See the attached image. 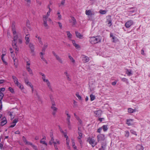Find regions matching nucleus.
<instances>
[{"label": "nucleus", "instance_id": "obj_15", "mask_svg": "<svg viewBox=\"0 0 150 150\" xmlns=\"http://www.w3.org/2000/svg\"><path fill=\"white\" fill-rule=\"evenodd\" d=\"M134 24L133 21L130 20L127 21L125 24V26L126 28H128L130 27Z\"/></svg>", "mask_w": 150, "mask_h": 150}, {"label": "nucleus", "instance_id": "obj_27", "mask_svg": "<svg viewBox=\"0 0 150 150\" xmlns=\"http://www.w3.org/2000/svg\"><path fill=\"white\" fill-rule=\"evenodd\" d=\"M7 122L6 118L4 117L2 119V121L1 123V126H3L5 125L7 123Z\"/></svg>", "mask_w": 150, "mask_h": 150}, {"label": "nucleus", "instance_id": "obj_17", "mask_svg": "<svg viewBox=\"0 0 150 150\" xmlns=\"http://www.w3.org/2000/svg\"><path fill=\"white\" fill-rule=\"evenodd\" d=\"M93 112L95 114V116L98 117L101 116L102 113V111L100 110L94 111Z\"/></svg>", "mask_w": 150, "mask_h": 150}, {"label": "nucleus", "instance_id": "obj_34", "mask_svg": "<svg viewBox=\"0 0 150 150\" xmlns=\"http://www.w3.org/2000/svg\"><path fill=\"white\" fill-rule=\"evenodd\" d=\"M137 150H143V147L140 145H138L137 146Z\"/></svg>", "mask_w": 150, "mask_h": 150}, {"label": "nucleus", "instance_id": "obj_19", "mask_svg": "<svg viewBox=\"0 0 150 150\" xmlns=\"http://www.w3.org/2000/svg\"><path fill=\"white\" fill-rule=\"evenodd\" d=\"M30 36V35L29 34L26 35L25 36V44L26 45L29 43L30 41L29 38Z\"/></svg>", "mask_w": 150, "mask_h": 150}, {"label": "nucleus", "instance_id": "obj_3", "mask_svg": "<svg viewBox=\"0 0 150 150\" xmlns=\"http://www.w3.org/2000/svg\"><path fill=\"white\" fill-rule=\"evenodd\" d=\"M52 11V9L51 8H49V10L48 11L46 15L43 16V24L44 26L46 29H48L49 28V26L47 23V19L50 16V13Z\"/></svg>", "mask_w": 150, "mask_h": 150}, {"label": "nucleus", "instance_id": "obj_42", "mask_svg": "<svg viewBox=\"0 0 150 150\" xmlns=\"http://www.w3.org/2000/svg\"><path fill=\"white\" fill-rule=\"evenodd\" d=\"M26 68H28L30 67V62L29 61H26Z\"/></svg>", "mask_w": 150, "mask_h": 150}, {"label": "nucleus", "instance_id": "obj_56", "mask_svg": "<svg viewBox=\"0 0 150 150\" xmlns=\"http://www.w3.org/2000/svg\"><path fill=\"white\" fill-rule=\"evenodd\" d=\"M71 142H72V146H74L75 145V143L74 142V140L73 139H71Z\"/></svg>", "mask_w": 150, "mask_h": 150}, {"label": "nucleus", "instance_id": "obj_62", "mask_svg": "<svg viewBox=\"0 0 150 150\" xmlns=\"http://www.w3.org/2000/svg\"><path fill=\"white\" fill-rule=\"evenodd\" d=\"M70 75L69 76H66L67 79L69 81H71V79L70 78Z\"/></svg>", "mask_w": 150, "mask_h": 150}, {"label": "nucleus", "instance_id": "obj_55", "mask_svg": "<svg viewBox=\"0 0 150 150\" xmlns=\"http://www.w3.org/2000/svg\"><path fill=\"white\" fill-rule=\"evenodd\" d=\"M76 49H78L80 48V46L79 45L76 43L74 45Z\"/></svg>", "mask_w": 150, "mask_h": 150}, {"label": "nucleus", "instance_id": "obj_5", "mask_svg": "<svg viewBox=\"0 0 150 150\" xmlns=\"http://www.w3.org/2000/svg\"><path fill=\"white\" fill-rule=\"evenodd\" d=\"M102 38L100 36L92 37L90 38L89 41L91 43L94 44L101 42Z\"/></svg>", "mask_w": 150, "mask_h": 150}, {"label": "nucleus", "instance_id": "obj_51", "mask_svg": "<svg viewBox=\"0 0 150 150\" xmlns=\"http://www.w3.org/2000/svg\"><path fill=\"white\" fill-rule=\"evenodd\" d=\"M27 2V4L28 5H29L31 2L30 0H25Z\"/></svg>", "mask_w": 150, "mask_h": 150}, {"label": "nucleus", "instance_id": "obj_8", "mask_svg": "<svg viewBox=\"0 0 150 150\" xmlns=\"http://www.w3.org/2000/svg\"><path fill=\"white\" fill-rule=\"evenodd\" d=\"M81 129L82 128L81 127L78 128V133L79 135V136L78 137V138L81 146L82 144V142L81 140V138L82 136V134L81 132Z\"/></svg>", "mask_w": 150, "mask_h": 150}, {"label": "nucleus", "instance_id": "obj_25", "mask_svg": "<svg viewBox=\"0 0 150 150\" xmlns=\"http://www.w3.org/2000/svg\"><path fill=\"white\" fill-rule=\"evenodd\" d=\"M75 34L77 38H78L80 39L83 38V35L81 34L80 33L77 31H76Z\"/></svg>", "mask_w": 150, "mask_h": 150}, {"label": "nucleus", "instance_id": "obj_36", "mask_svg": "<svg viewBox=\"0 0 150 150\" xmlns=\"http://www.w3.org/2000/svg\"><path fill=\"white\" fill-rule=\"evenodd\" d=\"M136 111V110L133 109L131 108H129L128 109V112L130 113H132Z\"/></svg>", "mask_w": 150, "mask_h": 150}, {"label": "nucleus", "instance_id": "obj_31", "mask_svg": "<svg viewBox=\"0 0 150 150\" xmlns=\"http://www.w3.org/2000/svg\"><path fill=\"white\" fill-rule=\"evenodd\" d=\"M126 73L127 74V75L129 76H130L132 74V71L128 69H126Z\"/></svg>", "mask_w": 150, "mask_h": 150}, {"label": "nucleus", "instance_id": "obj_10", "mask_svg": "<svg viewBox=\"0 0 150 150\" xmlns=\"http://www.w3.org/2000/svg\"><path fill=\"white\" fill-rule=\"evenodd\" d=\"M52 54L55 57L56 59L61 64H63V61L62 59L58 55H57L54 52H52Z\"/></svg>", "mask_w": 150, "mask_h": 150}, {"label": "nucleus", "instance_id": "obj_33", "mask_svg": "<svg viewBox=\"0 0 150 150\" xmlns=\"http://www.w3.org/2000/svg\"><path fill=\"white\" fill-rule=\"evenodd\" d=\"M48 46V44L47 43H46L43 46V47L42 49V52H45V49L47 48Z\"/></svg>", "mask_w": 150, "mask_h": 150}, {"label": "nucleus", "instance_id": "obj_39", "mask_svg": "<svg viewBox=\"0 0 150 150\" xmlns=\"http://www.w3.org/2000/svg\"><path fill=\"white\" fill-rule=\"evenodd\" d=\"M26 69L30 74H31L32 75H33V73L32 70L30 68V67L28 68H26Z\"/></svg>", "mask_w": 150, "mask_h": 150}, {"label": "nucleus", "instance_id": "obj_53", "mask_svg": "<svg viewBox=\"0 0 150 150\" xmlns=\"http://www.w3.org/2000/svg\"><path fill=\"white\" fill-rule=\"evenodd\" d=\"M37 3L40 5L41 4V2L40 1V0H36Z\"/></svg>", "mask_w": 150, "mask_h": 150}, {"label": "nucleus", "instance_id": "obj_41", "mask_svg": "<svg viewBox=\"0 0 150 150\" xmlns=\"http://www.w3.org/2000/svg\"><path fill=\"white\" fill-rule=\"evenodd\" d=\"M50 99L51 104L53 103H55V102L54 101L53 96L52 95H50Z\"/></svg>", "mask_w": 150, "mask_h": 150}, {"label": "nucleus", "instance_id": "obj_22", "mask_svg": "<svg viewBox=\"0 0 150 150\" xmlns=\"http://www.w3.org/2000/svg\"><path fill=\"white\" fill-rule=\"evenodd\" d=\"M29 47L30 49L31 52L32 53H33L35 49L34 45L33 44L31 43H29Z\"/></svg>", "mask_w": 150, "mask_h": 150}, {"label": "nucleus", "instance_id": "obj_47", "mask_svg": "<svg viewBox=\"0 0 150 150\" xmlns=\"http://www.w3.org/2000/svg\"><path fill=\"white\" fill-rule=\"evenodd\" d=\"M130 132L131 133L133 134H134L136 136H137V134H136V132L135 131H134L133 130V129H132L130 130Z\"/></svg>", "mask_w": 150, "mask_h": 150}, {"label": "nucleus", "instance_id": "obj_48", "mask_svg": "<svg viewBox=\"0 0 150 150\" xmlns=\"http://www.w3.org/2000/svg\"><path fill=\"white\" fill-rule=\"evenodd\" d=\"M9 90L12 93H14V90L13 89V88L11 87H10L8 88Z\"/></svg>", "mask_w": 150, "mask_h": 150}, {"label": "nucleus", "instance_id": "obj_29", "mask_svg": "<svg viewBox=\"0 0 150 150\" xmlns=\"http://www.w3.org/2000/svg\"><path fill=\"white\" fill-rule=\"evenodd\" d=\"M110 37L112 38V39L113 40V42H116L118 41V40L115 36H113L112 34L111 33L110 35Z\"/></svg>", "mask_w": 150, "mask_h": 150}, {"label": "nucleus", "instance_id": "obj_35", "mask_svg": "<svg viewBox=\"0 0 150 150\" xmlns=\"http://www.w3.org/2000/svg\"><path fill=\"white\" fill-rule=\"evenodd\" d=\"M85 13L86 15L88 16L91 15L92 13L91 10H86Z\"/></svg>", "mask_w": 150, "mask_h": 150}, {"label": "nucleus", "instance_id": "obj_46", "mask_svg": "<svg viewBox=\"0 0 150 150\" xmlns=\"http://www.w3.org/2000/svg\"><path fill=\"white\" fill-rule=\"evenodd\" d=\"M90 97L91 101H93L95 99V97L94 95L91 94L90 95Z\"/></svg>", "mask_w": 150, "mask_h": 150}, {"label": "nucleus", "instance_id": "obj_58", "mask_svg": "<svg viewBox=\"0 0 150 150\" xmlns=\"http://www.w3.org/2000/svg\"><path fill=\"white\" fill-rule=\"evenodd\" d=\"M58 24H59V27L60 28V29H62V25L61 23L59 22H58Z\"/></svg>", "mask_w": 150, "mask_h": 150}, {"label": "nucleus", "instance_id": "obj_9", "mask_svg": "<svg viewBox=\"0 0 150 150\" xmlns=\"http://www.w3.org/2000/svg\"><path fill=\"white\" fill-rule=\"evenodd\" d=\"M52 104V105L51 107V108L53 110L52 111V115H55L56 113L57 112V111L58 110V108L56 107V105L55 103H53Z\"/></svg>", "mask_w": 150, "mask_h": 150}, {"label": "nucleus", "instance_id": "obj_6", "mask_svg": "<svg viewBox=\"0 0 150 150\" xmlns=\"http://www.w3.org/2000/svg\"><path fill=\"white\" fill-rule=\"evenodd\" d=\"M22 139H23V142H24V143H25V144L30 145L34 149H35V150L37 149L36 147L31 142H30L28 141L27 140L26 138L25 137H24V136L23 137Z\"/></svg>", "mask_w": 150, "mask_h": 150}, {"label": "nucleus", "instance_id": "obj_26", "mask_svg": "<svg viewBox=\"0 0 150 150\" xmlns=\"http://www.w3.org/2000/svg\"><path fill=\"white\" fill-rule=\"evenodd\" d=\"M82 60L85 62H87L89 61V58L86 56L83 55L82 56Z\"/></svg>", "mask_w": 150, "mask_h": 150}, {"label": "nucleus", "instance_id": "obj_7", "mask_svg": "<svg viewBox=\"0 0 150 150\" xmlns=\"http://www.w3.org/2000/svg\"><path fill=\"white\" fill-rule=\"evenodd\" d=\"M98 141L101 143L102 142H105V135L103 134H100L98 135L97 136Z\"/></svg>", "mask_w": 150, "mask_h": 150}, {"label": "nucleus", "instance_id": "obj_2", "mask_svg": "<svg viewBox=\"0 0 150 150\" xmlns=\"http://www.w3.org/2000/svg\"><path fill=\"white\" fill-rule=\"evenodd\" d=\"M40 74L41 75L42 77V79L43 82H45L46 83L48 88L51 91H52V89L51 85V83L48 79H46L45 75L42 72H40Z\"/></svg>", "mask_w": 150, "mask_h": 150}, {"label": "nucleus", "instance_id": "obj_1", "mask_svg": "<svg viewBox=\"0 0 150 150\" xmlns=\"http://www.w3.org/2000/svg\"><path fill=\"white\" fill-rule=\"evenodd\" d=\"M13 40L12 42V45L13 48L15 49L16 51H18L19 49L16 45V40L18 38V37L17 34L14 28L13 30Z\"/></svg>", "mask_w": 150, "mask_h": 150}, {"label": "nucleus", "instance_id": "obj_44", "mask_svg": "<svg viewBox=\"0 0 150 150\" xmlns=\"http://www.w3.org/2000/svg\"><path fill=\"white\" fill-rule=\"evenodd\" d=\"M125 137H128L129 135V132L128 131H126L125 132Z\"/></svg>", "mask_w": 150, "mask_h": 150}, {"label": "nucleus", "instance_id": "obj_57", "mask_svg": "<svg viewBox=\"0 0 150 150\" xmlns=\"http://www.w3.org/2000/svg\"><path fill=\"white\" fill-rule=\"evenodd\" d=\"M122 81L124 82H127V79L125 78H123L122 79Z\"/></svg>", "mask_w": 150, "mask_h": 150}, {"label": "nucleus", "instance_id": "obj_63", "mask_svg": "<svg viewBox=\"0 0 150 150\" xmlns=\"http://www.w3.org/2000/svg\"><path fill=\"white\" fill-rule=\"evenodd\" d=\"M35 95L37 98H38L39 99H40V96L37 92H36L35 93Z\"/></svg>", "mask_w": 150, "mask_h": 150}, {"label": "nucleus", "instance_id": "obj_18", "mask_svg": "<svg viewBox=\"0 0 150 150\" xmlns=\"http://www.w3.org/2000/svg\"><path fill=\"white\" fill-rule=\"evenodd\" d=\"M101 143V148L100 149V150H105L106 147V142H102Z\"/></svg>", "mask_w": 150, "mask_h": 150}, {"label": "nucleus", "instance_id": "obj_23", "mask_svg": "<svg viewBox=\"0 0 150 150\" xmlns=\"http://www.w3.org/2000/svg\"><path fill=\"white\" fill-rule=\"evenodd\" d=\"M45 54V52H40V56L41 59L44 61L47 64V61L43 57V55Z\"/></svg>", "mask_w": 150, "mask_h": 150}, {"label": "nucleus", "instance_id": "obj_45", "mask_svg": "<svg viewBox=\"0 0 150 150\" xmlns=\"http://www.w3.org/2000/svg\"><path fill=\"white\" fill-rule=\"evenodd\" d=\"M100 13L102 14H104L106 13V11L105 10H101L100 11Z\"/></svg>", "mask_w": 150, "mask_h": 150}, {"label": "nucleus", "instance_id": "obj_49", "mask_svg": "<svg viewBox=\"0 0 150 150\" xmlns=\"http://www.w3.org/2000/svg\"><path fill=\"white\" fill-rule=\"evenodd\" d=\"M4 96V94L3 93L0 92V99L2 100L3 99Z\"/></svg>", "mask_w": 150, "mask_h": 150}, {"label": "nucleus", "instance_id": "obj_24", "mask_svg": "<svg viewBox=\"0 0 150 150\" xmlns=\"http://www.w3.org/2000/svg\"><path fill=\"white\" fill-rule=\"evenodd\" d=\"M133 120V119L127 120L126 124L128 126H131L134 124Z\"/></svg>", "mask_w": 150, "mask_h": 150}, {"label": "nucleus", "instance_id": "obj_21", "mask_svg": "<svg viewBox=\"0 0 150 150\" xmlns=\"http://www.w3.org/2000/svg\"><path fill=\"white\" fill-rule=\"evenodd\" d=\"M18 122V119H14L13 122L12 123V124L10 125L9 127H13L16 125V123H17Z\"/></svg>", "mask_w": 150, "mask_h": 150}, {"label": "nucleus", "instance_id": "obj_64", "mask_svg": "<svg viewBox=\"0 0 150 150\" xmlns=\"http://www.w3.org/2000/svg\"><path fill=\"white\" fill-rule=\"evenodd\" d=\"M26 84L28 86H29L30 87H32V86H33L31 83L30 82H29L28 83H27Z\"/></svg>", "mask_w": 150, "mask_h": 150}, {"label": "nucleus", "instance_id": "obj_43", "mask_svg": "<svg viewBox=\"0 0 150 150\" xmlns=\"http://www.w3.org/2000/svg\"><path fill=\"white\" fill-rule=\"evenodd\" d=\"M57 18L58 19L60 20L62 19V16L60 14V13L59 12H58L57 13Z\"/></svg>", "mask_w": 150, "mask_h": 150}, {"label": "nucleus", "instance_id": "obj_60", "mask_svg": "<svg viewBox=\"0 0 150 150\" xmlns=\"http://www.w3.org/2000/svg\"><path fill=\"white\" fill-rule=\"evenodd\" d=\"M70 59L73 63H74L75 62V60L74 59L73 57L71 58Z\"/></svg>", "mask_w": 150, "mask_h": 150}, {"label": "nucleus", "instance_id": "obj_54", "mask_svg": "<svg viewBox=\"0 0 150 150\" xmlns=\"http://www.w3.org/2000/svg\"><path fill=\"white\" fill-rule=\"evenodd\" d=\"M102 129V128L101 127H100L97 130V132L100 133Z\"/></svg>", "mask_w": 150, "mask_h": 150}, {"label": "nucleus", "instance_id": "obj_28", "mask_svg": "<svg viewBox=\"0 0 150 150\" xmlns=\"http://www.w3.org/2000/svg\"><path fill=\"white\" fill-rule=\"evenodd\" d=\"M65 0H62L61 1V3L58 4L59 6L62 8L65 5Z\"/></svg>", "mask_w": 150, "mask_h": 150}, {"label": "nucleus", "instance_id": "obj_16", "mask_svg": "<svg viewBox=\"0 0 150 150\" xmlns=\"http://www.w3.org/2000/svg\"><path fill=\"white\" fill-rule=\"evenodd\" d=\"M107 21L106 23L108 24V25L110 27L112 25V19L110 16H107Z\"/></svg>", "mask_w": 150, "mask_h": 150}, {"label": "nucleus", "instance_id": "obj_61", "mask_svg": "<svg viewBox=\"0 0 150 150\" xmlns=\"http://www.w3.org/2000/svg\"><path fill=\"white\" fill-rule=\"evenodd\" d=\"M63 135L64 136L67 138H68V136L67 135V134L66 132L63 133Z\"/></svg>", "mask_w": 150, "mask_h": 150}, {"label": "nucleus", "instance_id": "obj_40", "mask_svg": "<svg viewBox=\"0 0 150 150\" xmlns=\"http://www.w3.org/2000/svg\"><path fill=\"white\" fill-rule=\"evenodd\" d=\"M40 143L45 144V147L46 148V146L47 145V143L44 140H43V139H41L40 141Z\"/></svg>", "mask_w": 150, "mask_h": 150}, {"label": "nucleus", "instance_id": "obj_11", "mask_svg": "<svg viewBox=\"0 0 150 150\" xmlns=\"http://www.w3.org/2000/svg\"><path fill=\"white\" fill-rule=\"evenodd\" d=\"M52 54L55 57L56 59L61 64H63V61L62 59L58 55H57L54 52H52Z\"/></svg>", "mask_w": 150, "mask_h": 150}, {"label": "nucleus", "instance_id": "obj_13", "mask_svg": "<svg viewBox=\"0 0 150 150\" xmlns=\"http://www.w3.org/2000/svg\"><path fill=\"white\" fill-rule=\"evenodd\" d=\"M88 141L93 147H94L96 144V142L93 138H89L88 139Z\"/></svg>", "mask_w": 150, "mask_h": 150}, {"label": "nucleus", "instance_id": "obj_12", "mask_svg": "<svg viewBox=\"0 0 150 150\" xmlns=\"http://www.w3.org/2000/svg\"><path fill=\"white\" fill-rule=\"evenodd\" d=\"M71 117V115H67V117H66L67 123L68 126V128L70 129L71 128V125L70 121Z\"/></svg>", "mask_w": 150, "mask_h": 150}, {"label": "nucleus", "instance_id": "obj_37", "mask_svg": "<svg viewBox=\"0 0 150 150\" xmlns=\"http://www.w3.org/2000/svg\"><path fill=\"white\" fill-rule=\"evenodd\" d=\"M101 127L102 128V129H103L104 132L106 131L108 129L107 126L106 125H104Z\"/></svg>", "mask_w": 150, "mask_h": 150}, {"label": "nucleus", "instance_id": "obj_59", "mask_svg": "<svg viewBox=\"0 0 150 150\" xmlns=\"http://www.w3.org/2000/svg\"><path fill=\"white\" fill-rule=\"evenodd\" d=\"M47 21H48L50 22V23H52V20L50 18H49V17H48V18H47Z\"/></svg>", "mask_w": 150, "mask_h": 150}, {"label": "nucleus", "instance_id": "obj_20", "mask_svg": "<svg viewBox=\"0 0 150 150\" xmlns=\"http://www.w3.org/2000/svg\"><path fill=\"white\" fill-rule=\"evenodd\" d=\"M71 20H69V22L72 24V25H74L76 23V20L75 18L73 16H71Z\"/></svg>", "mask_w": 150, "mask_h": 150}, {"label": "nucleus", "instance_id": "obj_50", "mask_svg": "<svg viewBox=\"0 0 150 150\" xmlns=\"http://www.w3.org/2000/svg\"><path fill=\"white\" fill-rule=\"evenodd\" d=\"M77 97L79 99L81 100V97L80 96L79 94L78 93H76V94Z\"/></svg>", "mask_w": 150, "mask_h": 150}, {"label": "nucleus", "instance_id": "obj_4", "mask_svg": "<svg viewBox=\"0 0 150 150\" xmlns=\"http://www.w3.org/2000/svg\"><path fill=\"white\" fill-rule=\"evenodd\" d=\"M12 78L15 84L23 92V90L24 88L23 86L18 81V78L14 76H12Z\"/></svg>", "mask_w": 150, "mask_h": 150}, {"label": "nucleus", "instance_id": "obj_32", "mask_svg": "<svg viewBox=\"0 0 150 150\" xmlns=\"http://www.w3.org/2000/svg\"><path fill=\"white\" fill-rule=\"evenodd\" d=\"M69 138L66 139V144L67 145L68 148L70 149V146L69 145Z\"/></svg>", "mask_w": 150, "mask_h": 150}, {"label": "nucleus", "instance_id": "obj_30", "mask_svg": "<svg viewBox=\"0 0 150 150\" xmlns=\"http://www.w3.org/2000/svg\"><path fill=\"white\" fill-rule=\"evenodd\" d=\"M35 37L36 38L38 39L39 43L41 45H42L43 43L42 41V39L41 37H40L38 35H36Z\"/></svg>", "mask_w": 150, "mask_h": 150}, {"label": "nucleus", "instance_id": "obj_14", "mask_svg": "<svg viewBox=\"0 0 150 150\" xmlns=\"http://www.w3.org/2000/svg\"><path fill=\"white\" fill-rule=\"evenodd\" d=\"M53 144H54V145L57 144H59L60 142L57 139H56L55 141H54V138L52 137V138H51L50 141L49 142V144L50 145H52Z\"/></svg>", "mask_w": 150, "mask_h": 150}, {"label": "nucleus", "instance_id": "obj_38", "mask_svg": "<svg viewBox=\"0 0 150 150\" xmlns=\"http://www.w3.org/2000/svg\"><path fill=\"white\" fill-rule=\"evenodd\" d=\"M66 33H67V36L69 38L71 39L72 38V35L70 33V32L69 31H66Z\"/></svg>", "mask_w": 150, "mask_h": 150}, {"label": "nucleus", "instance_id": "obj_52", "mask_svg": "<svg viewBox=\"0 0 150 150\" xmlns=\"http://www.w3.org/2000/svg\"><path fill=\"white\" fill-rule=\"evenodd\" d=\"M64 74L66 76H68L70 75L68 73V71L67 70H66L64 72Z\"/></svg>", "mask_w": 150, "mask_h": 150}]
</instances>
